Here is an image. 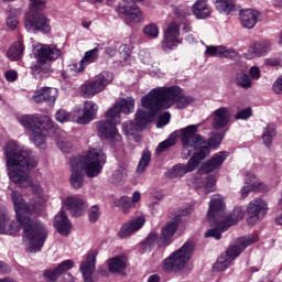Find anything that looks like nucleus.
I'll list each match as a JSON object with an SVG mask.
<instances>
[{"label":"nucleus","instance_id":"1","mask_svg":"<svg viewBox=\"0 0 282 282\" xmlns=\"http://www.w3.org/2000/svg\"><path fill=\"white\" fill-rule=\"evenodd\" d=\"M2 153L6 158L7 175L10 182L20 188L31 186L33 195H36L41 202L37 207L40 210L44 208L43 187L40 184H32V177H30V171L39 166V158L34 151L19 141L9 140L4 143Z\"/></svg>","mask_w":282,"mask_h":282},{"label":"nucleus","instance_id":"2","mask_svg":"<svg viewBox=\"0 0 282 282\" xmlns=\"http://www.w3.org/2000/svg\"><path fill=\"white\" fill-rule=\"evenodd\" d=\"M11 199L17 219L23 230L22 241L28 252H41L47 240V227H45V224L31 217L32 213H39L41 210L39 204L28 205L23 196L15 191L11 193Z\"/></svg>","mask_w":282,"mask_h":282},{"label":"nucleus","instance_id":"3","mask_svg":"<svg viewBox=\"0 0 282 282\" xmlns=\"http://www.w3.org/2000/svg\"><path fill=\"white\" fill-rule=\"evenodd\" d=\"M107 163V155L101 150L91 149L86 155L72 158L70 165V186L73 188H83L85 184V171L87 177H98L102 173V166Z\"/></svg>","mask_w":282,"mask_h":282},{"label":"nucleus","instance_id":"4","mask_svg":"<svg viewBox=\"0 0 282 282\" xmlns=\"http://www.w3.org/2000/svg\"><path fill=\"white\" fill-rule=\"evenodd\" d=\"M194 101L193 97L184 96L180 87L171 86L152 89L141 99V105L142 107H151L152 111L158 113L162 109H170L173 105H177L178 109H184Z\"/></svg>","mask_w":282,"mask_h":282},{"label":"nucleus","instance_id":"5","mask_svg":"<svg viewBox=\"0 0 282 282\" xmlns=\"http://www.w3.org/2000/svg\"><path fill=\"white\" fill-rule=\"evenodd\" d=\"M199 123L191 124L181 130L183 159L186 160L187 158H191L193 151H196L185 165L187 173H193V171L199 166L202 160H206V158L210 155V149H208L207 145H202L206 144V138L202 134H197V129H199Z\"/></svg>","mask_w":282,"mask_h":282},{"label":"nucleus","instance_id":"6","mask_svg":"<svg viewBox=\"0 0 282 282\" xmlns=\"http://www.w3.org/2000/svg\"><path fill=\"white\" fill-rule=\"evenodd\" d=\"M135 111V99L133 97H127L116 102L106 112V120H100L96 123L97 133L99 138H106L111 142H120L122 137L118 132L116 124H120V113H133Z\"/></svg>","mask_w":282,"mask_h":282},{"label":"nucleus","instance_id":"7","mask_svg":"<svg viewBox=\"0 0 282 282\" xmlns=\"http://www.w3.org/2000/svg\"><path fill=\"white\" fill-rule=\"evenodd\" d=\"M18 122L25 129L30 140L37 149H45V131H55L54 121L45 115H22L18 117Z\"/></svg>","mask_w":282,"mask_h":282},{"label":"nucleus","instance_id":"8","mask_svg":"<svg viewBox=\"0 0 282 282\" xmlns=\"http://www.w3.org/2000/svg\"><path fill=\"white\" fill-rule=\"evenodd\" d=\"M30 12L25 15L24 28L26 32L31 34H36V32H43V34H50L52 32V26L50 25V20L45 14L41 13L45 10V4L47 0H29Z\"/></svg>","mask_w":282,"mask_h":282},{"label":"nucleus","instance_id":"9","mask_svg":"<svg viewBox=\"0 0 282 282\" xmlns=\"http://www.w3.org/2000/svg\"><path fill=\"white\" fill-rule=\"evenodd\" d=\"M224 198L219 195L212 196L210 203H209V209L207 213V219L209 224L213 226H216V228L209 229L205 232V237H214V239H221V232H226L219 225L226 226V223L221 220V217H224Z\"/></svg>","mask_w":282,"mask_h":282},{"label":"nucleus","instance_id":"10","mask_svg":"<svg viewBox=\"0 0 282 282\" xmlns=\"http://www.w3.org/2000/svg\"><path fill=\"white\" fill-rule=\"evenodd\" d=\"M257 236H246L238 238L236 245L231 246L225 254H221L216 263L214 264V269L218 272H224L232 263L234 260L243 252L245 248H248V246H252V243H256Z\"/></svg>","mask_w":282,"mask_h":282},{"label":"nucleus","instance_id":"11","mask_svg":"<svg viewBox=\"0 0 282 282\" xmlns=\"http://www.w3.org/2000/svg\"><path fill=\"white\" fill-rule=\"evenodd\" d=\"M193 250H195L193 242H185L178 250L164 260L163 270L165 272H180V270H184L186 263L193 257Z\"/></svg>","mask_w":282,"mask_h":282},{"label":"nucleus","instance_id":"12","mask_svg":"<svg viewBox=\"0 0 282 282\" xmlns=\"http://www.w3.org/2000/svg\"><path fill=\"white\" fill-rule=\"evenodd\" d=\"M112 82L113 73L107 70L101 72L93 80L85 82L80 86V96L83 98H94L97 94L105 91Z\"/></svg>","mask_w":282,"mask_h":282},{"label":"nucleus","instance_id":"13","mask_svg":"<svg viewBox=\"0 0 282 282\" xmlns=\"http://www.w3.org/2000/svg\"><path fill=\"white\" fill-rule=\"evenodd\" d=\"M61 56V48L54 44H42L36 50V61L32 63L31 69L33 74H43L50 68L47 61H56Z\"/></svg>","mask_w":282,"mask_h":282},{"label":"nucleus","instance_id":"14","mask_svg":"<svg viewBox=\"0 0 282 282\" xmlns=\"http://www.w3.org/2000/svg\"><path fill=\"white\" fill-rule=\"evenodd\" d=\"M143 109H138L135 112V122L133 121H126L122 123V131L124 135L131 137L135 135L138 131H142L145 127L151 122L153 116H155V110H152L149 106H143Z\"/></svg>","mask_w":282,"mask_h":282},{"label":"nucleus","instance_id":"15","mask_svg":"<svg viewBox=\"0 0 282 282\" xmlns=\"http://www.w3.org/2000/svg\"><path fill=\"white\" fill-rule=\"evenodd\" d=\"M97 257V249H91L85 254V260L79 265V272L83 276L84 282H98L96 279H94V273L96 272Z\"/></svg>","mask_w":282,"mask_h":282},{"label":"nucleus","instance_id":"16","mask_svg":"<svg viewBox=\"0 0 282 282\" xmlns=\"http://www.w3.org/2000/svg\"><path fill=\"white\" fill-rule=\"evenodd\" d=\"M247 214L249 215L248 224L254 226V224L261 221L268 215V202L263 198L251 200L247 206Z\"/></svg>","mask_w":282,"mask_h":282},{"label":"nucleus","instance_id":"17","mask_svg":"<svg viewBox=\"0 0 282 282\" xmlns=\"http://www.w3.org/2000/svg\"><path fill=\"white\" fill-rule=\"evenodd\" d=\"M135 1H144V0H135ZM119 14H123L126 21L128 23H140L143 21L144 17L142 15V11L140 8L135 6L133 2L128 0H122L117 9Z\"/></svg>","mask_w":282,"mask_h":282},{"label":"nucleus","instance_id":"18","mask_svg":"<svg viewBox=\"0 0 282 282\" xmlns=\"http://www.w3.org/2000/svg\"><path fill=\"white\" fill-rule=\"evenodd\" d=\"M182 40L180 39V25L172 22L164 31V39L162 41V48L165 52L175 50L177 45H181Z\"/></svg>","mask_w":282,"mask_h":282},{"label":"nucleus","instance_id":"19","mask_svg":"<svg viewBox=\"0 0 282 282\" xmlns=\"http://www.w3.org/2000/svg\"><path fill=\"white\" fill-rule=\"evenodd\" d=\"M180 216H176L162 227L161 236L158 241L159 248H164V246H171L173 237H175V232H177V226H180Z\"/></svg>","mask_w":282,"mask_h":282},{"label":"nucleus","instance_id":"20","mask_svg":"<svg viewBox=\"0 0 282 282\" xmlns=\"http://www.w3.org/2000/svg\"><path fill=\"white\" fill-rule=\"evenodd\" d=\"M265 191H268V186L257 178V175L253 173L246 174L245 186L240 191L241 197L246 198L252 192L265 193Z\"/></svg>","mask_w":282,"mask_h":282},{"label":"nucleus","instance_id":"21","mask_svg":"<svg viewBox=\"0 0 282 282\" xmlns=\"http://www.w3.org/2000/svg\"><path fill=\"white\" fill-rule=\"evenodd\" d=\"M210 118L213 129L215 131H221V129H226L227 124H230L232 115L227 107H220L212 112Z\"/></svg>","mask_w":282,"mask_h":282},{"label":"nucleus","instance_id":"22","mask_svg":"<svg viewBox=\"0 0 282 282\" xmlns=\"http://www.w3.org/2000/svg\"><path fill=\"white\" fill-rule=\"evenodd\" d=\"M104 46L105 44H97V47L87 51L78 63L70 65L72 72H76L77 74L85 72V67H87V65H91V63H96V61H98V52H100Z\"/></svg>","mask_w":282,"mask_h":282},{"label":"nucleus","instance_id":"23","mask_svg":"<svg viewBox=\"0 0 282 282\" xmlns=\"http://www.w3.org/2000/svg\"><path fill=\"white\" fill-rule=\"evenodd\" d=\"M63 208H66L72 217H80L87 208V204L79 196H67L63 200Z\"/></svg>","mask_w":282,"mask_h":282},{"label":"nucleus","instance_id":"24","mask_svg":"<svg viewBox=\"0 0 282 282\" xmlns=\"http://www.w3.org/2000/svg\"><path fill=\"white\" fill-rule=\"evenodd\" d=\"M226 158H228V152H218L210 160L205 162L200 169L197 171V175H208V173H213V171H217L224 162H226Z\"/></svg>","mask_w":282,"mask_h":282},{"label":"nucleus","instance_id":"25","mask_svg":"<svg viewBox=\"0 0 282 282\" xmlns=\"http://www.w3.org/2000/svg\"><path fill=\"white\" fill-rule=\"evenodd\" d=\"M272 44L270 41H259L249 45L247 52L245 53V58L252 61V58H261V56H268Z\"/></svg>","mask_w":282,"mask_h":282},{"label":"nucleus","instance_id":"26","mask_svg":"<svg viewBox=\"0 0 282 282\" xmlns=\"http://www.w3.org/2000/svg\"><path fill=\"white\" fill-rule=\"evenodd\" d=\"M19 230H21V227L10 219L8 209L0 208V235H17Z\"/></svg>","mask_w":282,"mask_h":282},{"label":"nucleus","instance_id":"27","mask_svg":"<svg viewBox=\"0 0 282 282\" xmlns=\"http://www.w3.org/2000/svg\"><path fill=\"white\" fill-rule=\"evenodd\" d=\"M226 204L224 203V215L220 218V220L224 221L225 226H221V224L219 225V228H221L223 230H228V228H230V226H236V224H239V221H241V219H243V217L246 216V212H243V208L241 207H236L232 213H230L228 215V217H226Z\"/></svg>","mask_w":282,"mask_h":282},{"label":"nucleus","instance_id":"28","mask_svg":"<svg viewBox=\"0 0 282 282\" xmlns=\"http://www.w3.org/2000/svg\"><path fill=\"white\" fill-rule=\"evenodd\" d=\"M205 56H218L219 58H231L235 59L239 56L236 50L228 48L226 46H206Z\"/></svg>","mask_w":282,"mask_h":282},{"label":"nucleus","instance_id":"29","mask_svg":"<svg viewBox=\"0 0 282 282\" xmlns=\"http://www.w3.org/2000/svg\"><path fill=\"white\" fill-rule=\"evenodd\" d=\"M189 184L196 188H205L206 193H214L217 180L215 176H202L197 172L194 177L189 180Z\"/></svg>","mask_w":282,"mask_h":282},{"label":"nucleus","instance_id":"30","mask_svg":"<svg viewBox=\"0 0 282 282\" xmlns=\"http://www.w3.org/2000/svg\"><path fill=\"white\" fill-rule=\"evenodd\" d=\"M147 219H144L143 216H139L129 223L124 224L120 231L118 232V236L124 239V237H131L133 232H138L142 226H144Z\"/></svg>","mask_w":282,"mask_h":282},{"label":"nucleus","instance_id":"31","mask_svg":"<svg viewBox=\"0 0 282 282\" xmlns=\"http://www.w3.org/2000/svg\"><path fill=\"white\" fill-rule=\"evenodd\" d=\"M53 226L59 235H63V237H67V235H69V231L72 230V221H69L65 210H61L55 215Z\"/></svg>","mask_w":282,"mask_h":282},{"label":"nucleus","instance_id":"32","mask_svg":"<svg viewBox=\"0 0 282 282\" xmlns=\"http://www.w3.org/2000/svg\"><path fill=\"white\" fill-rule=\"evenodd\" d=\"M260 13L257 10L245 9L240 11V23L246 30L254 29L259 22Z\"/></svg>","mask_w":282,"mask_h":282},{"label":"nucleus","instance_id":"33","mask_svg":"<svg viewBox=\"0 0 282 282\" xmlns=\"http://www.w3.org/2000/svg\"><path fill=\"white\" fill-rule=\"evenodd\" d=\"M96 113H98V105L94 101H85L83 116L77 118V124H89L96 118Z\"/></svg>","mask_w":282,"mask_h":282},{"label":"nucleus","instance_id":"34","mask_svg":"<svg viewBox=\"0 0 282 282\" xmlns=\"http://www.w3.org/2000/svg\"><path fill=\"white\" fill-rule=\"evenodd\" d=\"M192 13L196 19L204 20L213 14V9H210V4L206 0H197L192 6Z\"/></svg>","mask_w":282,"mask_h":282},{"label":"nucleus","instance_id":"35","mask_svg":"<svg viewBox=\"0 0 282 282\" xmlns=\"http://www.w3.org/2000/svg\"><path fill=\"white\" fill-rule=\"evenodd\" d=\"M127 269V258L117 256L108 260V270L112 274H120Z\"/></svg>","mask_w":282,"mask_h":282},{"label":"nucleus","instance_id":"36","mask_svg":"<svg viewBox=\"0 0 282 282\" xmlns=\"http://www.w3.org/2000/svg\"><path fill=\"white\" fill-rule=\"evenodd\" d=\"M23 52H25V46L23 41L14 42L7 51V57L9 61H21L23 58Z\"/></svg>","mask_w":282,"mask_h":282},{"label":"nucleus","instance_id":"37","mask_svg":"<svg viewBox=\"0 0 282 282\" xmlns=\"http://www.w3.org/2000/svg\"><path fill=\"white\" fill-rule=\"evenodd\" d=\"M235 83L241 89H250L252 87V79L243 70L236 73Z\"/></svg>","mask_w":282,"mask_h":282},{"label":"nucleus","instance_id":"38","mask_svg":"<svg viewBox=\"0 0 282 282\" xmlns=\"http://www.w3.org/2000/svg\"><path fill=\"white\" fill-rule=\"evenodd\" d=\"M127 180V167L119 166L117 170L113 171L110 182L115 186H118L120 184H124V181Z\"/></svg>","mask_w":282,"mask_h":282},{"label":"nucleus","instance_id":"39","mask_svg":"<svg viewBox=\"0 0 282 282\" xmlns=\"http://www.w3.org/2000/svg\"><path fill=\"white\" fill-rule=\"evenodd\" d=\"M225 135L226 132L212 133V137L207 140L205 139V143H203L202 147H208V149H217V147L221 144Z\"/></svg>","mask_w":282,"mask_h":282},{"label":"nucleus","instance_id":"40","mask_svg":"<svg viewBox=\"0 0 282 282\" xmlns=\"http://www.w3.org/2000/svg\"><path fill=\"white\" fill-rule=\"evenodd\" d=\"M42 91L44 94V100L46 105H48V107H54V104L56 102V98H58V89L44 87L42 88Z\"/></svg>","mask_w":282,"mask_h":282},{"label":"nucleus","instance_id":"41","mask_svg":"<svg viewBox=\"0 0 282 282\" xmlns=\"http://www.w3.org/2000/svg\"><path fill=\"white\" fill-rule=\"evenodd\" d=\"M214 3L218 12L224 14H230L235 10V2L232 0H214Z\"/></svg>","mask_w":282,"mask_h":282},{"label":"nucleus","instance_id":"42","mask_svg":"<svg viewBox=\"0 0 282 282\" xmlns=\"http://www.w3.org/2000/svg\"><path fill=\"white\" fill-rule=\"evenodd\" d=\"M176 143H177V133L172 132L165 141L161 142L158 145L156 148L158 155H160V153H163V151H166V149H171V147H175Z\"/></svg>","mask_w":282,"mask_h":282},{"label":"nucleus","instance_id":"43","mask_svg":"<svg viewBox=\"0 0 282 282\" xmlns=\"http://www.w3.org/2000/svg\"><path fill=\"white\" fill-rule=\"evenodd\" d=\"M276 135V127L274 124H268L262 133V140L265 147H270L272 144V140H274V137Z\"/></svg>","mask_w":282,"mask_h":282},{"label":"nucleus","instance_id":"44","mask_svg":"<svg viewBox=\"0 0 282 282\" xmlns=\"http://www.w3.org/2000/svg\"><path fill=\"white\" fill-rule=\"evenodd\" d=\"M150 162H151V152L149 150H144L142 152V156L139 161L137 172L144 173L147 171V169L149 167Z\"/></svg>","mask_w":282,"mask_h":282},{"label":"nucleus","instance_id":"45","mask_svg":"<svg viewBox=\"0 0 282 282\" xmlns=\"http://www.w3.org/2000/svg\"><path fill=\"white\" fill-rule=\"evenodd\" d=\"M11 14H14V15H9L7 18V25L10 30H17V25H19V20L17 19V17L21 14V9L11 10Z\"/></svg>","mask_w":282,"mask_h":282},{"label":"nucleus","instance_id":"46","mask_svg":"<svg viewBox=\"0 0 282 282\" xmlns=\"http://www.w3.org/2000/svg\"><path fill=\"white\" fill-rule=\"evenodd\" d=\"M143 33L150 39H158V36H160V28H158L156 24L151 23L144 26Z\"/></svg>","mask_w":282,"mask_h":282},{"label":"nucleus","instance_id":"47","mask_svg":"<svg viewBox=\"0 0 282 282\" xmlns=\"http://www.w3.org/2000/svg\"><path fill=\"white\" fill-rule=\"evenodd\" d=\"M186 173H188L186 165L177 164L170 172V177H184V175H186Z\"/></svg>","mask_w":282,"mask_h":282},{"label":"nucleus","instance_id":"48","mask_svg":"<svg viewBox=\"0 0 282 282\" xmlns=\"http://www.w3.org/2000/svg\"><path fill=\"white\" fill-rule=\"evenodd\" d=\"M249 118H252V108L247 107L236 112L235 119L236 120H249Z\"/></svg>","mask_w":282,"mask_h":282},{"label":"nucleus","instance_id":"49","mask_svg":"<svg viewBox=\"0 0 282 282\" xmlns=\"http://www.w3.org/2000/svg\"><path fill=\"white\" fill-rule=\"evenodd\" d=\"M61 276V273L57 268L48 269L44 271V279L48 282H54Z\"/></svg>","mask_w":282,"mask_h":282},{"label":"nucleus","instance_id":"50","mask_svg":"<svg viewBox=\"0 0 282 282\" xmlns=\"http://www.w3.org/2000/svg\"><path fill=\"white\" fill-rule=\"evenodd\" d=\"M117 206L122 208L123 213H129V208L133 206V203L131 202V198L128 196H122L118 202Z\"/></svg>","mask_w":282,"mask_h":282},{"label":"nucleus","instance_id":"51","mask_svg":"<svg viewBox=\"0 0 282 282\" xmlns=\"http://www.w3.org/2000/svg\"><path fill=\"white\" fill-rule=\"evenodd\" d=\"M88 219L91 224H96L100 219V207L94 205L88 212Z\"/></svg>","mask_w":282,"mask_h":282},{"label":"nucleus","instance_id":"52","mask_svg":"<svg viewBox=\"0 0 282 282\" xmlns=\"http://www.w3.org/2000/svg\"><path fill=\"white\" fill-rule=\"evenodd\" d=\"M56 268L57 271H59L61 275L65 274V272H68V270H72V268H74V260H64Z\"/></svg>","mask_w":282,"mask_h":282},{"label":"nucleus","instance_id":"53","mask_svg":"<svg viewBox=\"0 0 282 282\" xmlns=\"http://www.w3.org/2000/svg\"><path fill=\"white\" fill-rule=\"evenodd\" d=\"M158 241H160V237L158 236V232L152 231L150 235L145 238L144 243L149 248H153V246H158Z\"/></svg>","mask_w":282,"mask_h":282},{"label":"nucleus","instance_id":"54","mask_svg":"<svg viewBox=\"0 0 282 282\" xmlns=\"http://www.w3.org/2000/svg\"><path fill=\"white\" fill-rule=\"evenodd\" d=\"M57 147L62 153H72L73 151V145L72 142L66 141V140H59L57 141Z\"/></svg>","mask_w":282,"mask_h":282},{"label":"nucleus","instance_id":"55","mask_svg":"<svg viewBox=\"0 0 282 282\" xmlns=\"http://www.w3.org/2000/svg\"><path fill=\"white\" fill-rule=\"evenodd\" d=\"M171 122V112H164L163 115L160 116L156 127L158 129H162V127H166Z\"/></svg>","mask_w":282,"mask_h":282},{"label":"nucleus","instance_id":"56","mask_svg":"<svg viewBox=\"0 0 282 282\" xmlns=\"http://www.w3.org/2000/svg\"><path fill=\"white\" fill-rule=\"evenodd\" d=\"M55 119L57 122H67V120H69V112H67V110L61 109L55 113Z\"/></svg>","mask_w":282,"mask_h":282},{"label":"nucleus","instance_id":"57","mask_svg":"<svg viewBox=\"0 0 282 282\" xmlns=\"http://www.w3.org/2000/svg\"><path fill=\"white\" fill-rule=\"evenodd\" d=\"M249 74L251 79L253 80H259L261 78V68H259L258 66H252L249 69Z\"/></svg>","mask_w":282,"mask_h":282},{"label":"nucleus","instance_id":"58","mask_svg":"<svg viewBox=\"0 0 282 282\" xmlns=\"http://www.w3.org/2000/svg\"><path fill=\"white\" fill-rule=\"evenodd\" d=\"M32 100H34V102H45V96L43 93V88L35 91V94L32 97Z\"/></svg>","mask_w":282,"mask_h":282},{"label":"nucleus","instance_id":"59","mask_svg":"<svg viewBox=\"0 0 282 282\" xmlns=\"http://www.w3.org/2000/svg\"><path fill=\"white\" fill-rule=\"evenodd\" d=\"M6 78L9 83H14L19 78V73L17 70H8L6 73Z\"/></svg>","mask_w":282,"mask_h":282},{"label":"nucleus","instance_id":"60","mask_svg":"<svg viewBox=\"0 0 282 282\" xmlns=\"http://www.w3.org/2000/svg\"><path fill=\"white\" fill-rule=\"evenodd\" d=\"M106 56H109L110 58H113L116 54H118V46H108L105 48Z\"/></svg>","mask_w":282,"mask_h":282},{"label":"nucleus","instance_id":"61","mask_svg":"<svg viewBox=\"0 0 282 282\" xmlns=\"http://www.w3.org/2000/svg\"><path fill=\"white\" fill-rule=\"evenodd\" d=\"M274 94H282V76L273 83Z\"/></svg>","mask_w":282,"mask_h":282},{"label":"nucleus","instance_id":"62","mask_svg":"<svg viewBox=\"0 0 282 282\" xmlns=\"http://www.w3.org/2000/svg\"><path fill=\"white\" fill-rule=\"evenodd\" d=\"M12 269L6 262L0 261V274H10Z\"/></svg>","mask_w":282,"mask_h":282},{"label":"nucleus","instance_id":"63","mask_svg":"<svg viewBox=\"0 0 282 282\" xmlns=\"http://www.w3.org/2000/svg\"><path fill=\"white\" fill-rule=\"evenodd\" d=\"M119 52H120V54H122L123 57L127 58V56H129V52H131V50L129 48V45L123 44L120 46Z\"/></svg>","mask_w":282,"mask_h":282},{"label":"nucleus","instance_id":"64","mask_svg":"<svg viewBox=\"0 0 282 282\" xmlns=\"http://www.w3.org/2000/svg\"><path fill=\"white\" fill-rule=\"evenodd\" d=\"M64 282H76V278H74L72 274L66 273L64 275Z\"/></svg>","mask_w":282,"mask_h":282}]
</instances>
